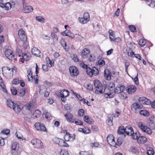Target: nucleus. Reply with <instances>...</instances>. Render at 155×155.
<instances>
[{"label": "nucleus", "instance_id": "1", "mask_svg": "<svg viewBox=\"0 0 155 155\" xmlns=\"http://www.w3.org/2000/svg\"><path fill=\"white\" fill-rule=\"evenodd\" d=\"M117 133L120 135L125 133L127 135L130 136L133 133V129L130 126H126L125 128L123 126H120L118 128Z\"/></svg>", "mask_w": 155, "mask_h": 155}, {"label": "nucleus", "instance_id": "2", "mask_svg": "<svg viewBox=\"0 0 155 155\" xmlns=\"http://www.w3.org/2000/svg\"><path fill=\"white\" fill-rule=\"evenodd\" d=\"M94 84L95 87V93L96 94H102L105 91V87L102 85L100 81L96 79L94 81Z\"/></svg>", "mask_w": 155, "mask_h": 155}, {"label": "nucleus", "instance_id": "3", "mask_svg": "<svg viewBox=\"0 0 155 155\" xmlns=\"http://www.w3.org/2000/svg\"><path fill=\"white\" fill-rule=\"evenodd\" d=\"M2 74L5 77L9 76L11 77L13 74V69L9 68L8 67H2Z\"/></svg>", "mask_w": 155, "mask_h": 155}, {"label": "nucleus", "instance_id": "4", "mask_svg": "<svg viewBox=\"0 0 155 155\" xmlns=\"http://www.w3.org/2000/svg\"><path fill=\"white\" fill-rule=\"evenodd\" d=\"M69 71L70 75L73 77L77 76L79 73L78 68L75 66H71L69 68Z\"/></svg>", "mask_w": 155, "mask_h": 155}, {"label": "nucleus", "instance_id": "5", "mask_svg": "<svg viewBox=\"0 0 155 155\" xmlns=\"http://www.w3.org/2000/svg\"><path fill=\"white\" fill-rule=\"evenodd\" d=\"M87 74L90 77H92L93 75L96 76L99 73L98 69L96 67H92V68H89L87 69Z\"/></svg>", "mask_w": 155, "mask_h": 155}, {"label": "nucleus", "instance_id": "6", "mask_svg": "<svg viewBox=\"0 0 155 155\" xmlns=\"http://www.w3.org/2000/svg\"><path fill=\"white\" fill-rule=\"evenodd\" d=\"M31 143L34 145L35 148L40 149L42 148L43 143L41 141L38 139L34 138L31 141Z\"/></svg>", "mask_w": 155, "mask_h": 155}, {"label": "nucleus", "instance_id": "7", "mask_svg": "<svg viewBox=\"0 0 155 155\" xmlns=\"http://www.w3.org/2000/svg\"><path fill=\"white\" fill-rule=\"evenodd\" d=\"M138 125L139 128L143 132L149 134H151L152 133V131L151 129L149 128L147 126L144 125L142 122H139Z\"/></svg>", "mask_w": 155, "mask_h": 155}, {"label": "nucleus", "instance_id": "8", "mask_svg": "<svg viewBox=\"0 0 155 155\" xmlns=\"http://www.w3.org/2000/svg\"><path fill=\"white\" fill-rule=\"evenodd\" d=\"M142 107L143 106L140 105L137 102H134L131 105V110L136 114L138 113L137 110L141 109Z\"/></svg>", "mask_w": 155, "mask_h": 155}, {"label": "nucleus", "instance_id": "9", "mask_svg": "<svg viewBox=\"0 0 155 155\" xmlns=\"http://www.w3.org/2000/svg\"><path fill=\"white\" fill-rule=\"evenodd\" d=\"M34 125L37 130L47 132L46 128L44 124L36 122Z\"/></svg>", "mask_w": 155, "mask_h": 155}, {"label": "nucleus", "instance_id": "10", "mask_svg": "<svg viewBox=\"0 0 155 155\" xmlns=\"http://www.w3.org/2000/svg\"><path fill=\"white\" fill-rule=\"evenodd\" d=\"M107 140L108 143L111 146H115L116 142L114 140V137L112 134H110L108 136Z\"/></svg>", "mask_w": 155, "mask_h": 155}, {"label": "nucleus", "instance_id": "11", "mask_svg": "<svg viewBox=\"0 0 155 155\" xmlns=\"http://www.w3.org/2000/svg\"><path fill=\"white\" fill-rule=\"evenodd\" d=\"M18 35L20 40L23 42L25 43L27 41V36L23 30H19L18 32Z\"/></svg>", "mask_w": 155, "mask_h": 155}, {"label": "nucleus", "instance_id": "12", "mask_svg": "<svg viewBox=\"0 0 155 155\" xmlns=\"http://www.w3.org/2000/svg\"><path fill=\"white\" fill-rule=\"evenodd\" d=\"M5 54L6 57L11 60H13L15 57L14 54H13V51L10 49L5 50Z\"/></svg>", "mask_w": 155, "mask_h": 155}, {"label": "nucleus", "instance_id": "13", "mask_svg": "<svg viewBox=\"0 0 155 155\" xmlns=\"http://www.w3.org/2000/svg\"><path fill=\"white\" fill-rule=\"evenodd\" d=\"M139 103L143 105H149L151 104L150 100L145 97H140L138 100Z\"/></svg>", "mask_w": 155, "mask_h": 155}, {"label": "nucleus", "instance_id": "14", "mask_svg": "<svg viewBox=\"0 0 155 155\" xmlns=\"http://www.w3.org/2000/svg\"><path fill=\"white\" fill-rule=\"evenodd\" d=\"M125 89L124 86L119 84L114 89V93L119 94L124 91Z\"/></svg>", "mask_w": 155, "mask_h": 155}, {"label": "nucleus", "instance_id": "15", "mask_svg": "<svg viewBox=\"0 0 155 155\" xmlns=\"http://www.w3.org/2000/svg\"><path fill=\"white\" fill-rule=\"evenodd\" d=\"M137 87L134 85H128L127 87V91L129 94H132L135 92Z\"/></svg>", "mask_w": 155, "mask_h": 155}, {"label": "nucleus", "instance_id": "16", "mask_svg": "<svg viewBox=\"0 0 155 155\" xmlns=\"http://www.w3.org/2000/svg\"><path fill=\"white\" fill-rule=\"evenodd\" d=\"M23 107L22 106L17 102L14 104L13 106V110L17 113H19L22 110Z\"/></svg>", "mask_w": 155, "mask_h": 155}, {"label": "nucleus", "instance_id": "17", "mask_svg": "<svg viewBox=\"0 0 155 155\" xmlns=\"http://www.w3.org/2000/svg\"><path fill=\"white\" fill-rule=\"evenodd\" d=\"M68 121L70 123H74V119L73 115L69 113H68L64 115Z\"/></svg>", "mask_w": 155, "mask_h": 155}, {"label": "nucleus", "instance_id": "18", "mask_svg": "<svg viewBox=\"0 0 155 155\" xmlns=\"http://www.w3.org/2000/svg\"><path fill=\"white\" fill-rule=\"evenodd\" d=\"M22 58H20V60L22 63H23L24 61H27L30 60L31 56L29 54L24 53L22 54Z\"/></svg>", "mask_w": 155, "mask_h": 155}, {"label": "nucleus", "instance_id": "19", "mask_svg": "<svg viewBox=\"0 0 155 155\" xmlns=\"http://www.w3.org/2000/svg\"><path fill=\"white\" fill-rule=\"evenodd\" d=\"M23 11L25 13H28L30 12L33 10V7L31 6H27L25 5H23Z\"/></svg>", "mask_w": 155, "mask_h": 155}, {"label": "nucleus", "instance_id": "20", "mask_svg": "<svg viewBox=\"0 0 155 155\" xmlns=\"http://www.w3.org/2000/svg\"><path fill=\"white\" fill-rule=\"evenodd\" d=\"M90 54V51L87 48H85L82 50L81 55L84 58L88 57V55Z\"/></svg>", "mask_w": 155, "mask_h": 155}, {"label": "nucleus", "instance_id": "21", "mask_svg": "<svg viewBox=\"0 0 155 155\" xmlns=\"http://www.w3.org/2000/svg\"><path fill=\"white\" fill-rule=\"evenodd\" d=\"M111 73L108 69L105 70L104 71V76L106 79L109 80L111 78Z\"/></svg>", "mask_w": 155, "mask_h": 155}, {"label": "nucleus", "instance_id": "22", "mask_svg": "<svg viewBox=\"0 0 155 155\" xmlns=\"http://www.w3.org/2000/svg\"><path fill=\"white\" fill-rule=\"evenodd\" d=\"M27 89L25 88H21L18 89V95L20 97H23L25 94Z\"/></svg>", "mask_w": 155, "mask_h": 155}, {"label": "nucleus", "instance_id": "23", "mask_svg": "<svg viewBox=\"0 0 155 155\" xmlns=\"http://www.w3.org/2000/svg\"><path fill=\"white\" fill-rule=\"evenodd\" d=\"M69 93L68 90L63 89L61 91L60 95L61 97L66 98L69 96Z\"/></svg>", "mask_w": 155, "mask_h": 155}, {"label": "nucleus", "instance_id": "24", "mask_svg": "<svg viewBox=\"0 0 155 155\" xmlns=\"http://www.w3.org/2000/svg\"><path fill=\"white\" fill-rule=\"evenodd\" d=\"M131 136L132 138L134 140H137V141H139L140 137V134L139 132H136L135 133L133 131V133L132 134Z\"/></svg>", "mask_w": 155, "mask_h": 155}, {"label": "nucleus", "instance_id": "25", "mask_svg": "<svg viewBox=\"0 0 155 155\" xmlns=\"http://www.w3.org/2000/svg\"><path fill=\"white\" fill-rule=\"evenodd\" d=\"M19 149H21V148L20 147L18 143L15 142L12 144L11 149V152Z\"/></svg>", "mask_w": 155, "mask_h": 155}, {"label": "nucleus", "instance_id": "26", "mask_svg": "<svg viewBox=\"0 0 155 155\" xmlns=\"http://www.w3.org/2000/svg\"><path fill=\"white\" fill-rule=\"evenodd\" d=\"M78 131L81 132L84 134H89L91 132V130L88 128H87L86 127L84 128H78Z\"/></svg>", "mask_w": 155, "mask_h": 155}, {"label": "nucleus", "instance_id": "27", "mask_svg": "<svg viewBox=\"0 0 155 155\" xmlns=\"http://www.w3.org/2000/svg\"><path fill=\"white\" fill-rule=\"evenodd\" d=\"M31 52L35 56H38V54L40 53L41 52L37 48L34 47L31 49Z\"/></svg>", "mask_w": 155, "mask_h": 155}, {"label": "nucleus", "instance_id": "28", "mask_svg": "<svg viewBox=\"0 0 155 155\" xmlns=\"http://www.w3.org/2000/svg\"><path fill=\"white\" fill-rule=\"evenodd\" d=\"M84 120L86 123L89 124H91L92 123V120L90 117L87 115H85L83 117Z\"/></svg>", "mask_w": 155, "mask_h": 155}, {"label": "nucleus", "instance_id": "29", "mask_svg": "<svg viewBox=\"0 0 155 155\" xmlns=\"http://www.w3.org/2000/svg\"><path fill=\"white\" fill-rule=\"evenodd\" d=\"M139 114L141 115H142L144 117H148L150 115L149 112L146 110H140Z\"/></svg>", "mask_w": 155, "mask_h": 155}, {"label": "nucleus", "instance_id": "30", "mask_svg": "<svg viewBox=\"0 0 155 155\" xmlns=\"http://www.w3.org/2000/svg\"><path fill=\"white\" fill-rule=\"evenodd\" d=\"M55 140H56L55 142L56 143L58 144L60 146L62 147L64 143V141L63 139L57 138Z\"/></svg>", "mask_w": 155, "mask_h": 155}, {"label": "nucleus", "instance_id": "31", "mask_svg": "<svg viewBox=\"0 0 155 155\" xmlns=\"http://www.w3.org/2000/svg\"><path fill=\"white\" fill-rule=\"evenodd\" d=\"M15 102H14L11 99H8L7 101V105L8 107L10 108H12L14 104H15Z\"/></svg>", "mask_w": 155, "mask_h": 155}, {"label": "nucleus", "instance_id": "32", "mask_svg": "<svg viewBox=\"0 0 155 155\" xmlns=\"http://www.w3.org/2000/svg\"><path fill=\"white\" fill-rule=\"evenodd\" d=\"M115 93H114H114L112 92V93H111V92H110L109 93H105V94H104V97L105 98H113L114 96V95L115 94Z\"/></svg>", "mask_w": 155, "mask_h": 155}, {"label": "nucleus", "instance_id": "33", "mask_svg": "<svg viewBox=\"0 0 155 155\" xmlns=\"http://www.w3.org/2000/svg\"><path fill=\"white\" fill-rule=\"evenodd\" d=\"M78 21L80 23L83 24H86L88 22L83 17H79L78 18Z\"/></svg>", "mask_w": 155, "mask_h": 155}, {"label": "nucleus", "instance_id": "34", "mask_svg": "<svg viewBox=\"0 0 155 155\" xmlns=\"http://www.w3.org/2000/svg\"><path fill=\"white\" fill-rule=\"evenodd\" d=\"M21 151V149H19L12 151L11 153L12 155H20Z\"/></svg>", "mask_w": 155, "mask_h": 155}, {"label": "nucleus", "instance_id": "35", "mask_svg": "<svg viewBox=\"0 0 155 155\" xmlns=\"http://www.w3.org/2000/svg\"><path fill=\"white\" fill-rule=\"evenodd\" d=\"M147 138L146 137L144 136H140V139L139 140V143H144L147 141Z\"/></svg>", "mask_w": 155, "mask_h": 155}, {"label": "nucleus", "instance_id": "36", "mask_svg": "<svg viewBox=\"0 0 155 155\" xmlns=\"http://www.w3.org/2000/svg\"><path fill=\"white\" fill-rule=\"evenodd\" d=\"M113 117H108L107 120L106 121L107 124L109 126H112L113 124Z\"/></svg>", "mask_w": 155, "mask_h": 155}, {"label": "nucleus", "instance_id": "37", "mask_svg": "<svg viewBox=\"0 0 155 155\" xmlns=\"http://www.w3.org/2000/svg\"><path fill=\"white\" fill-rule=\"evenodd\" d=\"M71 136L69 133L67 132L64 136V139L66 141H68L71 139Z\"/></svg>", "mask_w": 155, "mask_h": 155}, {"label": "nucleus", "instance_id": "38", "mask_svg": "<svg viewBox=\"0 0 155 155\" xmlns=\"http://www.w3.org/2000/svg\"><path fill=\"white\" fill-rule=\"evenodd\" d=\"M110 41H114L118 43H120L121 40V38L119 37H117L116 38L115 37L113 39L110 37Z\"/></svg>", "mask_w": 155, "mask_h": 155}, {"label": "nucleus", "instance_id": "39", "mask_svg": "<svg viewBox=\"0 0 155 155\" xmlns=\"http://www.w3.org/2000/svg\"><path fill=\"white\" fill-rule=\"evenodd\" d=\"M123 141V139L121 137H118L116 142L115 145H117L118 146H120L122 144Z\"/></svg>", "mask_w": 155, "mask_h": 155}, {"label": "nucleus", "instance_id": "40", "mask_svg": "<svg viewBox=\"0 0 155 155\" xmlns=\"http://www.w3.org/2000/svg\"><path fill=\"white\" fill-rule=\"evenodd\" d=\"M60 43L63 47L66 50V47L67 46V44L65 40L63 38H61L60 41Z\"/></svg>", "mask_w": 155, "mask_h": 155}, {"label": "nucleus", "instance_id": "41", "mask_svg": "<svg viewBox=\"0 0 155 155\" xmlns=\"http://www.w3.org/2000/svg\"><path fill=\"white\" fill-rule=\"evenodd\" d=\"M41 112L39 110H36L35 111L34 113H33V115L36 118L39 117L41 115Z\"/></svg>", "mask_w": 155, "mask_h": 155}, {"label": "nucleus", "instance_id": "42", "mask_svg": "<svg viewBox=\"0 0 155 155\" xmlns=\"http://www.w3.org/2000/svg\"><path fill=\"white\" fill-rule=\"evenodd\" d=\"M146 43V40L145 39H141L140 40L139 42V45L143 47L145 45Z\"/></svg>", "mask_w": 155, "mask_h": 155}, {"label": "nucleus", "instance_id": "43", "mask_svg": "<svg viewBox=\"0 0 155 155\" xmlns=\"http://www.w3.org/2000/svg\"><path fill=\"white\" fill-rule=\"evenodd\" d=\"M109 87L108 89L109 91H111L113 89V88L115 87V84L113 82H111L108 85Z\"/></svg>", "mask_w": 155, "mask_h": 155}, {"label": "nucleus", "instance_id": "44", "mask_svg": "<svg viewBox=\"0 0 155 155\" xmlns=\"http://www.w3.org/2000/svg\"><path fill=\"white\" fill-rule=\"evenodd\" d=\"M11 91L12 94L14 95H16L17 94L18 91L16 88L15 87H12L11 88Z\"/></svg>", "mask_w": 155, "mask_h": 155}, {"label": "nucleus", "instance_id": "45", "mask_svg": "<svg viewBox=\"0 0 155 155\" xmlns=\"http://www.w3.org/2000/svg\"><path fill=\"white\" fill-rule=\"evenodd\" d=\"M36 19L37 20L41 23H44L45 22V19L41 16H36Z\"/></svg>", "mask_w": 155, "mask_h": 155}, {"label": "nucleus", "instance_id": "46", "mask_svg": "<svg viewBox=\"0 0 155 155\" xmlns=\"http://www.w3.org/2000/svg\"><path fill=\"white\" fill-rule=\"evenodd\" d=\"M128 28L131 31L133 32H136V28L134 25H130L129 26Z\"/></svg>", "mask_w": 155, "mask_h": 155}, {"label": "nucleus", "instance_id": "47", "mask_svg": "<svg viewBox=\"0 0 155 155\" xmlns=\"http://www.w3.org/2000/svg\"><path fill=\"white\" fill-rule=\"evenodd\" d=\"M108 32L109 34V38L110 37L112 38H114L115 37L114 32L111 30H109Z\"/></svg>", "mask_w": 155, "mask_h": 155}, {"label": "nucleus", "instance_id": "48", "mask_svg": "<svg viewBox=\"0 0 155 155\" xmlns=\"http://www.w3.org/2000/svg\"><path fill=\"white\" fill-rule=\"evenodd\" d=\"M83 17L85 18L86 20H87L88 21L90 20V15L88 12H85L84 14Z\"/></svg>", "mask_w": 155, "mask_h": 155}, {"label": "nucleus", "instance_id": "49", "mask_svg": "<svg viewBox=\"0 0 155 155\" xmlns=\"http://www.w3.org/2000/svg\"><path fill=\"white\" fill-rule=\"evenodd\" d=\"M27 77L28 81H33V77L31 71H30V73L28 74Z\"/></svg>", "mask_w": 155, "mask_h": 155}, {"label": "nucleus", "instance_id": "50", "mask_svg": "<svg viewBox=\"0 0 155 155\" xmlns=\"http://www.w3.org/2000/svg\"><path fill=\"white\" fill-rule=\"evenodd\" d=\"M84 112L83 109H79L78 112V115L80 117H82L84 114Z\"/></svg>", "mask_w": 155, "mask_h": 155}, {"label": "nucleus", "instance_id": "51", "mask_svg": "<svg viewBox=\"0 0 155 155\" xmlns=\"http://www.w3.org/2000/svg\"><path fill=\"white\" fill-rule=\"evenodd\" d=\"M91 146L93 148V147H98L100 145V144L98 142H93L90 144Z\"/></svg>", "mask_w": 155, "mask_h": 155}, {"label": "nucleus", "instance_id": "52", "mask_svg": "<svg viewBox=\"0 0 155 155\" xmlns=\"http://www.w3.org/2000/svg\"><path fill=\"white\" fill-rule=\"evenodd\" d=\"M46 61L47 64H49L51 65V67L53 65V63H52V62L50 58L48 57L46 58Z\"/></svg>", "mask_w": 155, "mask_h": 155}, {"label": "nucleus", "instance_id": "53", "mask_svg": "<svg viewBox=\"0 0 155 155\" xmlns=\"http://www.w3.org/2000/svg\"><path fill=\"white\" fill-rule=\"evenodd\" d=\"M20 83L19 80L17 78H15L12 81V84L18 85Z\"/></svg>", "mask_w": 155, "mask_h": 155}, {"label": "nucleus", "instance_id": "54", "mask_svg": "<svg viewBox=\"0 0 155 155\" xmlns=\"http://www.w3.org/2000/svg\"><path fill=\"white\" fill-rule=\"evenodd\" d=\"M78 95L76 96L77 98L79 99V100L83 102V104H84L86 103L85 100L84 99H82V97L79 94H78Z\"/></svg>", "mask_w": 155, "mask_h": 155}, {"label": "nucleus", "instance_id": "55", "mask_svg": "<svg viewBox=\"0 0 155 155\" xmlns=\"http://www.w3.org/2000/svg\"><path fill=\"white\" fill-rule=\"evenodd\" d=\"M98 63L100 66H103L105 64V62L104 60L100 59L98 61Z\"/></svg>", "mask_w": 155, "mask_h": 155}, {"label": "nucleus", "instance_id": "56", "mask_svg": "<svg viewBox=\"0 0 155 155\" xmlns=\"http://www.w3.org/2000/svg\"><path fill=\"white\" fill-rule=\"evenodd\" d=\"M154 153V151L152 148L151 150H148L147 151V155H153Z\"/></svg>", "mask_w": 155, "mask_h": 155}, {"label": "nucleus", "instance_id": "57", "mask_svg": "<svg viewBox=\"0 0 155 155\" xmlns=\"http://www.w3.org/2000/svg\"><path fill=\"white\" fill-rule=\"evenodd\" d=\"M132 79H134V82L135 84L136 85H138L139 84V81H138V74H137V76L135 77V78L133 79L132 78Z\"/></svg>", "mask_w": 155, "mask_h": 155}, {"label": "nucleus", "instance_id": "58", "mask_svg": "<svg viewBox=\"0 0 155 155\" xmlns=\"http://www.w3.org/2000/svg\"><path fill=\"white\" fill-rule=\"evenodd\" d=\"M5 9L6 10H9V8H11V5L10 2H7L5 4Z\"/></svg>", "mask_w": 155, "mask_h": 155}, {"label": "nucleus", "instance_id": "59", "mask_svg": "<svg viewBox=\"0 0 155 155\" xmlns=\"http://www.w3.org/2000/svg\"><path fill=\"white\" fill-rule=\"evenodd\" d=\"M10 130L9 129H6L3 130L1 131V133L6 135L8 134H10Z\"/></svg>", "mask_w": 155, "mask_h": 155}, {"label": "nucleus", "instance_id": "60", "mask_svg": "<svg viewBox=\"0 0 155 155\" xmlns=\"http://www.w3.org/2000/svg\"><path fill=\"white\" fill-rule=\"evenodd\" d=\"M51 36L54 40L55 39L57 41H58V37H57L56 35L53 32L51 33Z\"/></svg>", "mask_w": 155, "mask_h": 155}, {"label": "nucleus", "instance_id": "61", "mask_svg": "<svg viewBox=\"0 0 155 155\" xmlns=\"http://www.w3.org/2000/svg\"><path fill=\"white\" fill-rule=\"evenodd\" d=\"M60 155H69L68 151L66 150H61L60 152Z\"/></svg>", "mask_w": 155, "mask_h": 155}, {"label": "nucleus", "instance_id": "62", "mask_svg": "<svg viewBox=\"0 0 155 155\" xmlns=\"http://www.w3.org/2000/svg\"><path fill=\"white\" fill-rule=\"evenodd\" d=\"M80 155H90L89 153L87 151H81L79 152Z\"/></svg>", "mask_w": 155, "mask_h": 155}, {"label": "nucleus", "instance_id": "63", "mask_svg": "<svg viewBox=\"0 0 155 155\" xmlns=\"http://www.w3.org/2000/svg\"><path fill=\"white\" fill-rule=\"evenodd\" d=\"M45 117L48 120H51V115L48 112H46L45 114Z\"/></svg>", "mask_w": 155, "mask_h": 155}, {"label": "nucleus", "instance_id": "64", "mask_svg": "<svg viewBox=\"0 0 155 155\" xmlns=\"http://www.w3.org/2000/svg\"><path fill=\"white\" fill-rule=\"evenodd\" d=\"M38 76L37 75H36L34 76V80L35 81V84H38Z\"/></svg>", "mask_w": 155, "mask_h": 155}]
</instances>
